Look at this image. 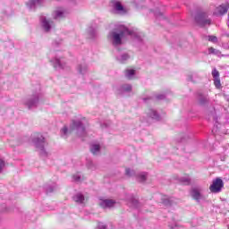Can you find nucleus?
Returning <instances> with one entry per match:
<instances>
[{
	"label": "nucleus",
	"mask_w": 229,
	"mask_h": 229,
	"mask_svg": "<svg viewBox=\"0 0 229 229\" xmlns=\"http://www.w3.org/2000/svg\"><path fill=\"white\" fill-rule=\"evenodd\" d=\"M85 121V118L72 120L70 129L67 126H64V128L61 129V137H63V139H67V136L71 131H76L78 137H87Z\"/></svg>",
	"instance_id": "f257e3e1"
},
{
	"label": "nucleus",
	"mask_w": 229,
	"mask_h": 229,
	"mask_svg": "<svg viewBox=\"0 0 229 229\" xmlns=\"http://www.w3.org/2000/svg\"><path fill=\"white\" fill-rule=\"evenodd\" d=\"M124 35H130V30L124 26H120L118 30L112 31L109 37L112 38L113 46H121Z\"/></svg>",
	"instance_id": "f03ea898"
},
{
	"label": "nucleus",
	"mask_w": 229,
	"mask_h": 229,
	"mask_svg": "<svg viewBox=\"0 0 229 229\" xmlns=\"http://www.w3.org/2000/svg\"><path fill=\"white\" fill-rule=\"evenodd\" d=\"M32 143L35 148L39 150L41 157H47V151H46V138H44V136L38 134L32 139Z\"/></svg>",
	"instance_id": "7ed1b4c3"
},
{
	"label": "nucleus",
	"mask_w": 229,
	"mask_h": 229,
	"mask_svg": "<svg viewBox=\"0 0 229 229\" xmlns=\"http://www.w3.org/2000/svg\"><path fill=\"white\" fill-rule=\"evenodd\" d=\"M40 99H42V94H33L32 96L27 98L24 100V106H28L29 110H31V108H37V106H38Z\"/></svg>",
	"instance_id": "20e7f679"
},
{
	"label": "nucleus",
	"mask_w": 229,
	"mask_h": 229,
	"mask_svg": "<svg viewBox=\"0 0 229 229\" xmlns=\"http://www.w3.org/2000/svg\"><path fill=\"white\" fill-rule=\"evenodd\" d=\"M225 187V183L221 178H216L209 187L212 192H221V189Z\"/></svg>",
	"instance_id": "39448f33"
},
{
	"label": "nucleus",
	"mask_w": 229,
	"mask_h": 229,
	"mask_svg": "<svg viewBox=\"0 0 229 229\" xmlns=\"http://www.w3.org/2000/svg\"><path fill=\"white\" fill-rule=\"evenodd\" d=\"M190 194L192 199H195L197 203H201V201H205V196L201 194V192L199 191V190H198V188L191 189Z\"/></svg>",
	"instance_id": "423d86ee"
},
{
	"label": "nucleus",
	"mask_w": 229,
	"mask_h": 229,
	"mask_svg": "<svg viewBox=\"0 0 229 229\" xmlns=\"http://www.w3.org/2000/svg\"><path fill=\"white\" fill-rule=\"evenodd\" d=\"M195 21L199 26H207V24H210V20L207 19V14L205 13L197 14Z\"/></svg>",
	"instance_id": "0eeeda50"
},
{
	"label": "nucleus",
	"mask_w": 229,
	"mask_h": 229,
	"mask_svg": "<svg viewBox=\"0 0 229 229\" xmlns=\"http://www.w3.org/2000/svg\"><path fill=\"white\" fill-rule=\"evenodd\" d=\"M117 202L114 199H101L99 202V205L101 207V208H114V207H115V204Z\"/></svg>",
	"instance_id": "6e6552de"
},
{
	"label": "nucleus",
	"mask_w": 229,
	"mask_h": 229,
	"mask_svg": "<svg viewBox=\"0 0 229 229\" xmlns=\"http://www.w3.org/2000/svg\"><path fill=\"white\" fill-rule=\"evenodd\" d=\"M228 9H229V4H221L215 9L214 14L225 15V13H228Z\"/></svg>",
	"instance_id": "1a4fd4ad"
},
{
	"label": "nucleus",
	"mask_w": 229,
	"mask_h": 229,
	"mask_svg": "<svg viewBox=\"0 0 229 229\" xmlns=\"http://www.w3.org/2000/svg\"><path fill=\"white\" fill-rule=\"evenodd\" d=\"M50 64L53 65L55 71H60L62 69H65V64L62 63V61L58 58H52L50 60Z\"/></svg>",
	"instance_id": "9d476101"
},
{
	"label": "nucleus",
	"mask_w": 229,
	"mask_h": 229,
	"mask_svg": "<svg viewBox=\"0 0 229 229\" xmlns=\"http://www.w3.org/2000/svg\"><path fill=\"white\" fill-rule=\"evenodd\" d=\"M211 74L214 78V85L216 89H219L221 87V79L219 78V71L217 69L214 68L211 72Z\"/></svg>",
	"instance_id": "9b49d317"
},
{
	"label": "nucleus",
	"mask_w": 229,
	"mask_h": 229,
	"mask_svg": "<svg viewBox=\"0 0 229 229\" xmlns=\"http://www.w3.org/2000/svg\"><path fill=\"white\" fill-rule=\"evenodd\" d=\"M127 201L129 203V206L132 208H139L140 207V203L139 202V199H135L133 195H131L127 198Z\"/></svg>",
	"instance_id": "f8f14e48"
},
{
	"label": "nucleus",
	"mask_w": 229,
	"mask_h": 229,
	"mask_svg": "<svg viewBox=\"0 0 229 229\" xmlns=\"http://www.w3.org/2000/svg\"><path fill=\"white\" fill-rule=\"evenodd\" d=\"M208 100H209L208 95L203 94L201 92L198 93V101L199 105L204 106V105H207V103H208Z\"/></svg>",
	"instance_id": "ddd939ff"
},
{
	"label": "nucleus",
	"mask_w": 229,
	"mask_h": 229,
	"mask_svg": "<svg viewBox=\"0 0 229 229\" xmlns=\"http://www.w3.org/2000/svg\"><path fill=\"white\" fill-rule=\"evenodd\" d=\"M72 199L75 201V203H78V205H83L85 201V195H83L81 192H78L72 196Z\"/></svg>",
	"instance_id": "4468645a"
},
{
	"label": "nucleus",
	"mask_w": 229,
	"mask_h": 229,
	"mask_svg": "<svg viewBox=\"0 0 229 229\" xmlns=\"http://www.w3.org/2000/svg\"><path fill=\"white\" fill-rule=\"evenodd\" d=\"M148 172H140L136 174V180L140 182V183H144L146 180H148Z\"/></svg>",
	"instance_id": "2eb2a0df"
},
{
	"label": "nucleus",
	"mask_w": 229,
	"mask_h": 229,
	"mask_svg": "<svg viewBox=\"0 0 229 229\" xmlns=\"http://www.w3.org/2000/svg\"><path fill=\"white\" fill-rule=\"evenodd\" d=\"M131 84H123L118 88V94H124L126 92H131Z\"/></svg>",
	"instance_id": "dca6fc26"
},
{
	"label": "nucleus",
	"mask_w": 229,
	"mask_h": 229,
	"mask_svg": "<svg viewBox=\"0 0 229 229\" xmlns=\"http://www.w3.org/2000/svg\"><path fill=\"white\" fill-rule=\"evenodd\" d=\"M89 70V67L87 66V64L83 63V64H80L77 66V71L79 72V74H87V71Z\"/></svg>",
	"instance_id": "f3484780"
},
{
	"label": "nucleus",
	"mask_w": 229,
	"mask_h": 229,
	"mask_svg": "<svg viewBox=\"0 0 229 229\" xmlns=\"http://www.w3.org/2000/svg\"><path fill=\"white\" fill-rule=\"evenodd\" d=\"M148 115V117L152 118L153 121H160V114H158V113L154 109H149Z\"/></svg>",
	"instance_id": "a211bd4d"
},
{
	"label": "nucleus",
	"mask_w": 229,
	"mask_h": 229,
	"mask_svg": "<svg viewBox=\"0 0 229 229\" xmlns=\"http://www.w3.org/2000/svg\"><path fill=\"white\" fill-rule=\"evenodd\" d=\"M208 121H217V114H216V108H212L208 113Z\"/></svg>",
	"instance_id": "6ab92c4d"
},
{
	"label": "nucleus",
	"mask_w": 229,
	"mask_h": 229,
	"mask_svg": "<svg viewBox=\"0 0 229 229\" xmlns=\"http://www.w3.org/2000/svg\"><path fill=\"white\" fill-rule=\"evenodd\" d=\"M90 151L93 155H98L101 151V147L98 144H93L90 146Z\"/></svg>",
	"instance_id": "aec40b11"
},
{
	"label": "nucleus",
	"mask_w": 229,
	"mask_h": 229,
	"mask_svg": "<svg viewBox=\"0 0 229 229\" xmlns=\"http://www.w3.org/2000/svg\"><path fill=\"white\" fill-rule=\"evenodd\" d=\"M56 189V184L54 183L52 185H46L45 190L47 191V194H50L51 192H54Z\"/></svg>",
	"instance_id": "412c9836"
},
{
	"label": "nucleus",
	"mask_w": 229,
	"mask_h": 229,
	"mask_svg": "<svg viewBox=\"0 0 229 229\" xmlns=\"http://www.w3.org/2000/svg\"><path fill=\"white\" fill-rule=\"evenodd\" d=\"M114 8L116 9L117 12H124V7L121 4V2H114Z\"/></svg>",
	"instance_id": "4be33fe9"
},
{
	"label": "nucleus",
	"mask_w": 229,
	"mask_h": 229,
	"mask_svg": "<svg viewBox=\"0 0 229 229\" xmlns=\"http://www.w3.org/2000/svg\"><path fill=\"white\" fill-rule=\"evenodd\" d=\"M179 182H181V183H183L184 185H191V178L189 176L179 178Z\"/></svg>",
	"instance_id": "5701e85b"
},
{
	"label": "nucleus",
	"mask_w": 229,
	"mask_h": 229,
	"mask_svg": "<svg viewBox=\"0 0 229 229\" xmlns=\"http://www.w3.org/2000/svg\"><path fill=\"white\" fill-rule=\"evenodd\" d=\"M135 76V70H126L125 71V77L128 78V80H131Z\"/></svg>",
	"instance_id": "b1692460"
},
{
	"label": "nucleus",
	"mask_w": 229,
	"mask_h": 229,
	"mask_svg": "<svg viewBox=\"0 0 229 229\" xmlns=\"http://www.w3.org/2000/svg\"><path fill=\"white\" fill-rule=\"evenodd\" d=\"M162 203L165 207H171V205L173 204V200L167 197H165L162 199Z\"/></svg>",
	"instance_id": "393cba45"
},
{
	"label": "nucleus",
	"mask_w": 229,
	"mask_h": 229,
	"mask_svg": "<svg viewBox=\"0 0 229 229\" xmlns=\"http://www.w3.org/2000/svg\"><path fill=\"white\" fill-rule=\"evenodd\" d=\"M42 26L45 31H49V30H51V25H49V22L46 19L42 21Z\"/></svg>",
	"instance_id": "a878e982"
},
{
	"label": "nucleus",
	"mask_w": 229,
	"mask_h": 229,
	"mask_svg": "<svg viewBox=\"0 0 229 229\" xmlns=\"http://www.w3.org/2000/svg\"><path fill=\"white\" fill-rule=\"evenodd\" d=\"M125 174L126 176H129V177L135 176V171L130 168H127L125 169Z\"/></svg>",
	"instance_id": "bb28decb"
},
{
	"label": "nucleus",
	"mask_w": 229,
	"mask_h": 229,
	"mask_svg": "<svg viewBox=\"0 0 229 229\" xmlns=\"http://www.w3.org/2000/svg\"><path fill=\"white\" fill-rule=\"evenodd\" d=\"M60 17H64V12L62 10L55 11V19H60Z\"/></svg>",
	"instance_id": "cd10ccee"
},
{
	"label": "nucleus",
	"mask_w": 229,
	"mask_h": 229,
	"mask_svg": "<svg viewBox=\"0 0 229 229\" xmlns=\"http://www.w3.org/2000/svg\"><path fill=\"white\" fill-rule=\"evenodd\" d=\"M72 178L73 182H76V183H80V182H81V175H80V174H74Z\"/></svg>",
	"instance_id": "c85d7f7f"
},
{
	"label": "nucleus",
	"mask_w": 229,
	"mask_h": 229,
	"mask_svg": "<svg viewBox=\"0 0 229 229\" xmlns=\"http://www.w3.org/2000/svg\"><path fill=\"white\" fill-rule=\"evenodd\" d=\"M208 42H212L213 44H217V37L208 36Z\"/></svg>",
	"instance_id": "c756f323"
},
{
	"label": "nucleus",
	"mask_w": 229,
	"mask_h": 229,
	"mask_svg": "<svg viewBox=\"0 0 229 229\" xmlns=\"http://www.w3.org/2000/svg\"><path fill=\"white\" fill-rule=\"evenodd\" d=\"M3 169H4V160L0 158V173H3Z\"/></svg>",
	"instance_id": "7c9ffc66"
},
{
	"label": "nucleus",
	"mask_w": 229,
	"mask_h": 229,
	"mask_svg": "<svg viewBox=\"0 0 229 229\" xmlns=\"http://www.w3.org/2000/svg\"><path fill=\"white\" fill-rule=\"evenodd\" d=\"M165 96L164 94H159L156 96V99H157L158 101H162V99H165Z\"/></svg>",
	"instance_id": "2f4dec72"
},
{
	"label": "nucleus",
	"mask_w": 229,
	"mask_h": 229,
	"mask_svg": "<svg viewBox=\"0 0 229 229\" xmlns=\"http://www.w3.org/2000/svg\"><path fill=\"white\" fill-rule=\"evenodd\" d=\"M96 229H106V225L103 223H98Z\"/></svg>",
	"instance_id": "473e14b6"
},
{
	"label": "nucleus",
	"mask_w": 229,
	"mask_h": 229,
	"mask_svg": "<svg viewBox=\"0 0 229 229\" xmlns=\"http://www.w3.org/2000/svg\"><path fill=\"white\" fill-rule=\"evenodd\" d=\"M87 166L89 169H94V163H92V161H88Z\"/></svg>",
	"instance_id": "72a5a7b5"
},
{
	"label": "nucleus",
	"mask_w": 229,
	"mask_h": 229,
	"mask_svg": "<svg viewBox=\"0 0 229 229\" xmlns=\"http://www.w3.org/2000/svg\"><path fill=\"white\" fill-rule=\"evenodd\" d=\"M170 229H178V224H176V222H174V225H169Z\"/></svg>",
	"instance_id": "f704fd0d"
},
{
	"label": "nucleus",
	"mask_w": 229,
	"mask_h": 229,
	"mask_svg": "<svg viewBox=\"0 0 229 229\" xmlns=\"http://www.w3.org/2000/svg\"><path fill=\"white\" fill-rule=\"evenodd\" d=\"M118 60V62L120 63V64H126V60H128L127 58H119V59H117Z\"/></svg>",
	"instance_id": "c9c22d12"
},
{
	"label": "nucleus",
	"mask_w": 229,
	"mask_h": 229,
	"mask_svg": "<svg viewBox=\"0 0 229 229\" xmlns=\"http://www.w3.org/2000/svg\"><path fill=\"white\" fill-rule=\"evenodd\" d=\"M152 99H153V98L148 97V98H144L143 101H144V103H148V101H151Z\"/></svg>",
	"instance_id": "e433bc0d"
},
{
	"label": "nucleus",
	"mask_w": 229,
	"mask_h": 229,
	"mask_svg": "<svg viewBox=\"0 0 229 229\" xmlns=\"http://www.w3.org/2000/svg\"><path fill=\"white\" fill-rule=\"evenodd\" d=\"M208 51L209 53H216V49H214V47H210Z\"/></svg>",
	"instance_id": "4c0bfd02"
},
{
	"label": "nucleus",
	"mask_w": 229,
	"mask_h": 229,
	"mask_svg": "<svg viewBox=\"0 0 229 229\" xmlns=\"http://www.w3.org/2000/svg\"><path fill=\"white\" fill-rule=\"evenodd\" d=\"M188 80L189 81H192V76H190Z\"/></svg>",
	"instance_id": "58836bf2"
},
{
	"label": "nucleus",
	"mask_w": 229,
	"mask_h": 229,
	"mask_svg": "<svg viewBox=\"0 0 229 229\" xmlns=\"http://www.w3.org/2000/svg\"><path fill=\"white\" fill-rule=\"evenodd\" d=\"M183 140H184V138H182L181 140H180V142H183Z\"/></svg>",
	"instance_id": "ea45409f"
},
{
	"label": "nucleus",
	"mask_w": 229,
	"mask_h": 229,
	"mask_svg": "<svg viewBox=\"0 0 229 229\" xmlns=\"http://www.w3.org/2000/svg\"><path fill=\"white\" fill-rule=\"evenodd\" d=\"M102 126H105L106 128H107V127H108V125H106V124H105V123H104Z\"/></svg>",
	"instance_id": "a19ab883"
}]
</instances>
